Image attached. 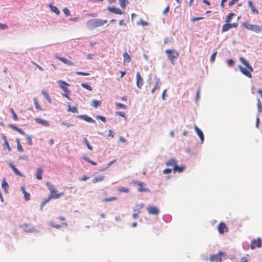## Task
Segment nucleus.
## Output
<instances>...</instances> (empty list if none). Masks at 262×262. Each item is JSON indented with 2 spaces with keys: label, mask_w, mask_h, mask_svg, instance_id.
Masks as SVG:
<instances>
[{
  "label": "nucleus",
  "mask_w": 262,
  "mask_h": 262,
  "mask_svg": "<svg viewBox=\"0 0 262 262\" xmlns=\"http://www.w3.org/2000/svg\"><path fill=\"white\" fill-rule=\"evenodd\" d=\"M20 189H21L22 192L23 193V194L24 195V198H25V200L29 201L30 199V194L29 193H28L26 191L25 186L24 185L21 186Z\"/></svg>",
  "instance_id": "18"
},
{
  "label": "nucleus",
  "mask_w": 262,
  "mask_h": 262,
  "mask_svg": "<svg viewBox=\"0 0 262 262\" xmlns=\"http://www.w3.org/2000/svg\"><path fill=\"white\" fill-rule=\"evenodd\" d=\"M17 149L18 151H19L20 152H23L24 151L23 147H22V146L20 144L17 145Z\"/></svg>",
  "instance_id": "57"
},
{
  "label": "nucleus",
  "mask_w": 262,
  "mask_h": 262,
  "mask_svg": "<svg viewBox=\"0 0 262 262\" xmlns=\"http://www.w3.org/2000/svg\"><path fill=\"white\" fill-rule=\"evenodd\" d=\"M143 204L136 206V209H134V211H137V212L133 214V217L134 219H137L139 216V214L140 213V211L139 210L141 208L143 207Z\"/></svg>",
  "instance_id": "20"
},
{
  "label": "nucleus",
  "mask_w": 262,
  "mask_h": 262,
  "mask_svg": "<svg viewBox=\"0 0 262 262\" xmlns=\"http://www.w3.org/2000/svg\"><path fill=\"white\" fill-rule=\"evenodd\" d=\"M43 172V169L41 167H39L37 169L36 173V178L38 180H41L42 179V174Z\"/></svg>",
  "instance_id": "21"
},
{
  "label": "nucleus",
  "mask_w": 262,
  "mask_h": 262,
  "mask_svg": "<svg viewBox=\"0 0 262 262\" xmlns=\"http://www.w3.org/2000/svg\"><path fill=\"white\" fill-rule=\"evenodd\" d=\"M52 199H53V196L52 195H49L47 199H46V200H45L41 203V209L42 208V207H43V206L46 204L50 200H51Z\"/></svg>",
  "instance_id": "36"
},
{
  "label": "nucleus",
  "mask_w": 262,
  "mask_h": 262,
  "mask_svg": "<svg viewBox=\"0 0 262 262\" xmlns=\"http://www.w3.org/2000/svg\"><path fill=\"white\" fill-rule=\"evenodd\" d=\"M19 134H20L21 135H25L26 134L25 133V132L24 130H23L21 128H19L18 129H17V131Z\"/></svg>",
  "instance_id": "62"
},
{
  "label": "nucleus",
  "mask_w": 262,
  "mask_h": 262,
  "mask_svg": "<svg viewBox=\"0 0 262 262\" xmlns=\"http://www.w3.org/2000/svg\"><path fill=\"white\" fill-rule=\"evenodd\" d=\"M33 101H34V103L36 108L37 110H42V108H41L40 104L38 103L37 99L36 98H34L33 99Z\"/></svg>",
  "instance_id": "37"
},
{
  "label": "nucleus",
  "mask_w": 262,
  "mask_h": 262,
  "mask_svg": "<svg viewBox=\"0 0 262 262\" xmlns=\"http://www.w3.org/2000/svg\"><path fill=\"white\" fill-rule=\"evenodd\" d=\"M68 111L71 112L73 113H77L78 109L76 106L71 107L70 105H69Z\"/></svg>",
  "instance_id": "34"
},
{
  "label": "nucleus",
  "mask_w": 262,
  "mask_h": 262,
  "mask_svg": "<svg viewBox=\"0 0 262 262\" xmlns=\"http://www.w3.org/2000/svg\"><path fill=\"white\" fill-rule=\"evenodd\" d=\"M8 184L6 181L5 180H3L2 184V187L5 192H7L8 191Z\"/></svg>",
  "instance_id": "28"
},
{
  "label": "nucleus",
  "mask_w": 262,
  "mask_h": 262,
  "mask_svg": "<svg viewBox=\"0 0 262 262\" xmlns=\"http://www.w3.org/2000/svg\"><path fill=\"white\" fill-rule=\"evenodd\" d=\"M63 12L67 16H69L71 15L70 10L67 8H64L63 9Z\"/></svg>",
  "instance_id": "46"
},
{
  "label": "nucleus",
  "mask_w": 262,
  "mask_h": 262,
  "mask_svg": "<svg viewBox=\"0 0 262 262\" xmlns=\"http://www.w3.org/2000/svg\"><path fill=\"white\" fill-rule=\"evenodd\" d=\"M107 10L112 13L117 14L118 15H121L123 14V12L118 8H116L114 7H108L107 8Z\"/></svg>",
  "instance_id": "15"
},
{
  "label": "nucleus",
  "mask_w": 262,
  "mask_h": 262,
  "mask_svg": "<svg viewBox=\"0 0 262 262\" xmlns=\"http://www.w3.org/2000/svg\"><path fill=\"white\" fill-rule=\"evenodd\" d=\"M177 162L175 159H171L166 162L167 166H172L173 167L177 165Z\"/></svg>",
  "instance_id": "25"
},
{
  "label": "nucleus",
  "mask_w": 262,
  "mask_h": 262,
  "mask_svg": "<svg viewBox=\"0 0 262 262\" xmlns=\"http://www.w3.org/2000/svg\"><path fill=\"white\" fill-rule=\"evenodd\" d=\"M3 146L4 149H7L9 151H11V148L9 145L8 142H4V144H3Z\"/></svg>",
  "instance_id": "40"
},
{
  "label": "nucleus",
  "mask_w": 262,
  "mask_h": 262,
  "mask_svg": "<svg viewBox=\"0 0 262 262\" xmlns=\"http://www.w3.org/2000/svg\"><path fill=\"white\" fill-rule=\"evenodd\" d=\"M32 63L33 64L34 66H35L40 71H43V69L40 66L38 65L36 63L32 61Z\"/></svg>",
  "instance_id": "58"
},
{
  "label": "nucleus",
  "mask_w": 262,
  "mask_h": 262,
  "mask_svg": "<svg viewBox=\"0 0 262 262\" xmlns=\"http://www.w3.org/2000/svg\"><path fill=\"white\" fill-rule=\"evenodd\" d=\"M234 16V13H230L228 14L226 16L225 21L226 23H230L231 21V18L232 17Z\"/></svg>",
  "instance_id": "32"
},
{
  "label": "nucleus",
  "mask_w": 262,
  "mask_h": 262,
  "mask_svg": "<svg viewBox=\"0 0 262 262\" xmlns=\"http://www.w3.org/2000/svg\"><path fill=\"white\" fill-rule=\"evenodd\" d=\"M117 199V197L113 196V197H110L108 198H105V199H103V201L105 202H107L115 201V200H116Z\"/></svg>",
  "instance_id": "41"
},
{
  "label": "nucleus",
  "mask_w": 262,
  "mask_h": 262,
  "mask_svg": "<svg viewBox=\"0 0 262 262\" xmlns=\"http://www.w3.org/2000/svg\"><path fill=\"white\" fill-rule=\"evenodd\" d=\"M262 246L261 239L258 237L257 239H253L251 241L250 247L251 249H254L256 247L260 248Z\"/></svg>",
  "instance_id": "9"
},
{
  "label": "nucleus",
  "mask_w": 262,
  "mask_h": 262,
  "mask_svg": "<svg viewBox=\"0 0 262 262\" xmlns=\"http://www.w3.org/2000/svg\"><path fill=\"white\" fill-rule=\"evenodd\" d=\"M248 4L249 7H250V8H252V7H253L254 6L251 1H248Z\"/></svg>",
  "instance_id": "63"
},
{
  "label": "nucleus",
  "mask_w": 262,
  "mask_h": 262,
  "mask_svg": "<svg viewBox=\"0 0 262 262\" xmlns=\"http://www.w3.org/2000/svg\"><path fill=\"white\" fill-rule=\"evenodd\" d=\"M116 114L118 116H121L122 117H123V118L125 117V113L124 112H117L116 113Z\"/></svg>",
  "instance_id": "53"
},
{
  "label": "nucleus",
  "mask_w": 262,
  "mask_h": 262,
  "mask_svg": "<svg viewBox=\"0 0 262 262\" xmlns=\"http://www.w3.org/2000/svg\"><path fill=\"white\" fill-rule=\"evenodd\" d=\"M50 225L56 229H59L61 227V225L59 224H54V223H50Z\"/></svg>",
  "instance_id": "52"
},
{
  "label": "nucleus",
  "mask_w": 262,
  "mask_h": 262,
  "mask_svg": "<svg viewBox=\"0 0 262 262\" xmlns=\"http://www.w3.org/2000/svg\"><path fill=\"white\" fill-rule=\"evenodd\" d=\"M144 81L143 79L141 76L139 72H137L136 74V84L137 86L139 89H141L143 85Z\"/></svg>",
  "instance_id": "11"
},
{
  "label": "nucleus",
  "mask_w": 262,
  "mask_h": 262,
  "mask_svg": "<svg viewBox=\"0 0 262 262\" xmlns=\"http://www.w3.org/2000/svg\"><path fill=\"white\" fill-rule=\"evenodd\" d=\"M171 169L170 168H166L163 171V172L164 174H168V173H171Z\"/></svg>",
  "instance_id": "59"
},
{
  "label": "nucleus",
  "mask_w": 262,
  "mask_h": 262,
  "mask_svg": "<svg viewBox=\"0 0 262 262\" xmlns=\"http://www.w3.org/2000/svg\"><path fill=\"white\" fill-rule=\"evenodd\" d=\"M84 143L87 146L88 148L90 149V150H93V147L89 144V141L86 139V138H84Z\"/></svg>",
  "instance_id": "39"
},
{
  "label": "nucleus",
  "mask_w": 262,
  "mask_h": 262,
  "mask_svg": "<svg viewBox=\"0 0 262 262\" xmlns=\"http://www.w3.org/2000/svg\"><path fill=\"white\" fill-rule=\"evenodd\" d=\"M251 9V11L252 12V13L253 14H258V10H257L255 7L254 6L253 7H252Z\"/></svg>",
  "instance_id": "61"
},
{
  "label": "nucleus",
  "mask_w": 262,
  "mask_h": 262,
  "mask_svg": "<svg viewBox=\"0 0 262 262\" xmlns=\"http://www.w3.org/2000/svg\"><path fill=\"white\" fill-rule=\"evenodd\" d=\"M165 53L167 55L168 58L173 62V61L178 58L179 53L174 50H166Z\"/></svg>",
  "instance_id": "5"
},
{
  "label": "nucleus",
  "mask_w": 262,
  "mask_h": 262,
  "mask_svg": "<svg viewBox=\"0 0 262 262\" xmlns=\"http://www.w3.org/2000/svg\"><path fill=\"white\" fill-rule=\"evenodd\" d=\"M138 24H140L142 26H146L148 25V23L147 21H145L143 20H140V21L138 23Z\"/></svg>",
  "instance_id": "50"
},
{
  "label": "nucleus",
  "mask_w": 262,
  "mask_h": 262,
  "mask_svg": "<svg viewBox=\"0 0 262 262\" xmlns=\"http://www.w3.org/2000/svg\"><path fill=\"white\" fill-rule=\"evenodd\" d=\"M146 209L150 214L158 215L159 213V209L155 206H149Z\"/></svg>",
  "instance_id": "12"
},
{
  "label": "nucleus",
  "mask_w": 262,
  "mask_h": 262,
  "mask_svg": "<svg viewBox=\"0 0 262 262\" xmlns=\"http://www.w3.org/2000/svg\"><path fill=\"white\" fill-rule=\"evenodd\" d=\"M239 60L246 67L244 68L242 66H238V67L240 71L242 74L248 78H251V72L253 71L252 67L250 65L248 61L244 58L240 57Z\"/></svg>",
  "instance_id": "1"
},
{
  "label": "nucleus",
  "mask_w": 262,
  "mask_h": 262,
  "mask_svg": "<svg viewBox=\"0 0 262 262\" xmlns=\"http://www.w3.org/2000/svg\"><path fill=\"white\" fill-rule=\"evenodd\" d=\"M49 7L50 8L51 10L56 14L59 15L60 14V11L57 7L53 6L52 5V4H50L49 5Z\"/></svg>",
  "instance_id": "26"
},
{
  "label": "nucleus",
  "mask_w": 262,
  "mask_h": 262,
  "mask_svg": "<svg viewBox=\"0 0 262 262\" xmlns=\"http://www.w3.org/2000/svg\"><path fill=\"white\" fill-rule=\"evenodd\" d=\"M96 118H97V119H100V120H101L102 122H105L106 121V118H105L104 117H103V116H97L96 117Z\"/></svg>",
  "instance_id": "56"
},
{
  "label": "nucleus",
  "mask_w": 262,
  "mask_h": 262,
  "mask_svg": "<svg viewBox=\"0 0 262 262\" xmlns=\"http://www.w3.org/2000/svg\"><path fill=\"white\" fill-rule=\"evenodd\" d=\"M123 62L125 63H129L131 61V58L130 56L128 55V54L126 52H125L123 54Z\"/></svg>",
  "instance_id": "24"
},
{
  "label": "nucleus",
  "mask_w": 262,
  "mask_h": 262,
  "mask_svg": "<svg viewBox=\"0 0 262 262\" xmlns=\"http://www.w3.org/2000/svg\"><path fill=\"white\" fill-rule=\"evenodd\" d=\"M239 262H247V258H246V257H243L241 259V260H240Z\"/></svg>",
  "instance_id": "64"
},
{
  "label": "nucleus",
  "mask_w": 262,
  "mask_h": 262,
  "mask_svg": "<svg viewBox=\"0 0 262 262\" xmlns=\"http://www.w3.org/2000/svg\"><path fill=\"white\" fill-rule=\"evenodd\" d=\"M203 18H204L203 17H193V18H191V21L192 22H194L195 21L199 20L202 19Z\"/></svg>",
  "instance_id": "54"
},
{
  "label": "nucleus",
  "mask_w": 262,
  "mask_h": 262,
  "mask_svg": "<svg viewBox=\"0 0 262 262\" xmlns=\"http://www.w3.org/2000/svg\"><path fill=\"white\" fill-rule=\"evenodd\" d=\"M244 27L247 30L253 31L255 33H259L262 30V27L257 25L250 24L247 22L243 24Z\"/></svg>",
  "instance_id": "3"
},
{
  "label": "nucleus",
  "mask_w": 262,
  "mask_h": 262,
  "mask_svg": "<svg viewBox=\"0 0 262 262\" xmlns=\"http://www.w3.org/2000/svg\"><path fill=\"white\" fill-rule=\"evenodd\" d=\"M224 254V252H220L217 254H212L210 256L209 260L211 262H221L222 256Z\"/></svg>",
  "instance_id": "6"
},
{
  "label": "nucleus",
  "mask_w": 262,
  "mask_h": 262,
  "mask_svg": "<svg viewBox=\"0 0 262 262\" xmlns=\"http://www.w3.org/2000/svg\"><path fill=\"white\" fill-rule=\"evenodd\" d=\"M26 139L28 145H31L32 144V138L30 136H27Z\"/></svg>",
  "instance_id": "49"
},
{
  "label": "nucleus",
  "mask_w": 262,
  "mask_h": 262,
  "mask_svg": "<svg viewBox=\"0 0 262 262\" xmlns=\"http://www.w3.org/2000/svg\"><path fill=\"white\" fill-rule=\"evenodd\" d=\"M227 62V64H228V66H229L230 67L233 66V65L234 64V61L231 59H228Z\"/></svg>",
  "instance_id": "55"
},
{
  "label": "nucleus",
  "mask_w": 262,
  "mask_h": 262,
  "mask_svg": "<svg viewBox=\"0 0 262 262\" xmlns=\"http://www.w3.org/2000/svg\"><path fill=\"white\" fill-rule=\"evenodd\" d=\"M34 120L36 123L40 124L44 126L47 127L50 126V123L48 121L46 120H43L40 118H35Z\"/></svg>",
  "instance_id": "13"
},
{
  "label": "nucleus",
  "mask_w": 262,
  "mask_h": 262,
  "mask_svg": "<svg viewBox=\"0 0 262 262\" xmlns=\"http://www.w3.org/2000/svg\"><path fill=\"white\" fill-rule=\"evenodd\" d=\"M55 57H56V58H57L59 60L63 62L64 63H65L66 64H68L69 66H74V62H73L68 60L66 58L62 57H59V56H58L57 55L55 56Z\"/></svg>",
  "instance_id": "16"
},
{
  "label": "nucleus",
  "mask_w": 262,
  "mask_h": 262,
  "mask_svg": "<svg viewBox=\"0 0 262 262\" xmlns=\"http://www.w3.org/2000/svg\"><path fill=\"white\" fill-rule=\"evenodd\" d=\"M237 1H238V0H231V1L229 2V7H231L233 5L235 4V3L236 2H237Z\"/></svg>",
  "instance_id": "60"
},
{
  "label": "nucleus",
  "mask_w": 262,
  "mask_h": 262,
  "mask_svg": "<svg viewBox=\"0 0 262 262\" xmlns=\"http://www.w3.org/2000/svg\"><path fill=\"white\" fill-rule=\"evenodd\" d=\"M83 158L85 161L92 164L93 165H96L97 164V163L91 160L88 157H84Z\"/></svg>",
  "instance_id": "44"
},
{
  "label": "nucleus",
  "mask_w": 262,
  "mask_h": 262,
  "mask_svg": "<svg viewBox=\"0 0 262 262\" xmlns=\"http://www.w3.org/2000/svg\"><path fill=\"white\" fill-rule=\"evenodd\" d=\"M184 168H185L184 166H179L177 164L176 165L174 166V167H173V171L174 172H176L177 171L181 172L184 170Z\"/></svg>",
  "instance_id": "27"
},
{
  "label": "nucleus",
  "mask_w": 262,
  "mask_h": 262,
  "mask_svg": "<svg viewBox=\"0 0 262 262\" xmlns=\"http://www.w3.org/2000/svg\"><path fill=\"white\" fill-rule=\"evenodd\" d=\"M257 106L258 112H262V104L259 99L257 100Z\"/></svg>",
  "instance_id": "42"
},
{
  "label": "nucleus",
  "mask_w": 262,
  "mask_h": 262,
  "mask_svg": "<svg viewBox=\"0 0 262 262\" xmlns=\"http://www.w3.org/2000/svg\"><path fill=\"white\" fill-rule=\"evenodd\" d=\"M119 1L121 7L124 9L126 7V0H119Z\"/></svg>",
  "instance_id": "45"
},
{
  "label": "nucleus",
  "mask_w": 262,
  "mask_h": 262,
  "mask_svg": "<svg viewBox=\"0 0 262 262\" xmlns=\"http://www.w3.org/2000/svg\"><path fill=\"white\" fill-rule=\"evenodd\" d=\"M10 167L13 170L14 173L20 177H23V175L19 171V170L16 168V167L11 163L9 164Z\"/></svg>",
  "instance_id": "19"
},
{
  "label": "nucleus",
  "mask_w": 262,
  "mask_h": 262,
  "mask_svg": "<svg viewBox=\"0 0 262 262\" xmlns=\"http://www.w3.org/2000/svg\"><path fill=\"white\" fill-rule=\"evenodd\" d=\"M8 28V26L6 24H3L0 23V29L5 30Z\"/></svg>",
  "instance_id": "51"
},
{
  "label": "nucleus",
  "mask_w": 262,
  "mask_h": 262,
  "mask_svg": "<svg viewBox=\"0 0 262 262\" xmlns=\"http://www.w3.org/2000/svg\"><path fill=\"white\" fill-rule=\"evenodd\" d=\"M216 54H217V52L216 51V52H214L211 55V56L210 57V61L211 62H213L214 61Z\"/></svg>",
  "instance_id": "47"
},
{
  "label": "nucleus",
  "mask_w": 262,
  "mask_h": 262,
  "mask_svg": "<svg viewBox=\"0 0 262 262\" xmlns=\"http://www.w3.org/2000/svg\"><path fill=\"white\" fill-rule=\"evenodd\" d=\"M118 191L120 192L128 193L130 190L128 188L121 187L118 188Z\"/></svg>",
  "instance_id": "31"
},
{
  "label": "nucleus",
  "mask_w": 262,
  "mask_h": 262,
  "mask_svg": "<svg viewBox=\"0 0 262 262\" xmlns=\"http://www.w3.org/2000/svg\"><path fill=\"white\" fill-rule=\"evenodd\" d=\"M116 106L117 108H122L123 109H126L127 108V106L126 105L123 104H122V103H116Z\"/></svg>",
  "instance_id": "43"
},
{
  "label": "nucleus",
  "mask_w": 262,
  "mask_h": 262,
  "mask_svg": "<svg viewBox=\"0 0 262 262\" xmlns=\"http://www.w3.org/2000/svg\"><path fill=\"white\" fill-rule=\"evenodd\" d=\"M10 111L11 113H12L13 120L15 121H17L18 120V118L16 114L14 112V110H13V108H10Z\"/></svg>",
  "instance_id": "33"
},
{
  "label": "nucleus",
  "mask_w": 262,
  "mask_h": 262,
  "mask_svg": "<svg viewBox=\"0 0 262 262\" xmlns=\"http://www.w3.org/2000/svg\"><path fill=\"white\" fill-rule=\"evenodd\" d=\"M42 94L43 95V96L45 97V98L47 99V100L48 101V102H51V99L48 93L46 91H42Z\"/></svg>",
  "instance_id": "35"
},
{
  "label": "nucleus",
  "mask_w": 262,
  "mask_h": 262,
  "mask_svg": "<svg viewBox=\"0 0 262 262\" xmlns=\"http://www.w3.org/2000/svg\"><path fill=\"white\" fill-rule=\"evenodd\" d=\"M217 230L220 234H223L225 232H228V228L225 223L221 222L217 226Z\"/></svg>",
  "instance_id": "10"
},
{
  "label": "nucleus",
  "mask_w": 262,
  "mask_h": 262,
  "mask_svg": "<svg viewBox=\"0 0 262 262\" xmlns=\"http://www.w3.org/2000/svg\"><path fill=\"white\" fill-rule=\"evenodd\" d=\"M159 82H160V79L156 77V79H155L156 84H155L154 88L152 89V90L151 91L152 94H154V92H155L156 90L157 89V88L159 85Z\"/></svg>",
  "instance_id": "29"
},
{
  "label": "nucleus",
  "mask_w": 262,
  "mask_h": 262,
  "mask_svg": "<svg viewBox=\"0 0 262 262\" xmlns=\"http://www.w3.org/2000/svg\"><path fill=\"white\" fill-rule=\"evenodd\" d=\"M107 22L106 19L103 20L101 19L94 18L89 20L86 23L88 28L90 29H93L96 28L101 27Z\"/></svg>",
  "instance_id": "2"
},
{
  "label": "nucleus",
  "mask_w": 262,
  "mask_h": 262,
  "mask_svg": "<svg viewBox=\"0 0 262 262\" xmlns=\"http://www.w3.org/2000/svg\"><path fill=\"white\" fill-rule=\"evenodd\" d=\"M133 184L134 185H136L139 186V188H138V191L139 192H149L150 190L145 188V186H146L145 184L143 182L135 181L133 182Z\"/></svg>",
  "instance_id": "7"
},
{
  "label": "nucleus",
  "mask_w": 262,
  "mask_h": 262,
  "mask_svg": "<svg viewBox=\"0 0 262 262\" xmlns=\"http://www.w3.org/2000/svg\"><path fill=\"white\" fill-rule=\"evenodd\" d=\"M194 129L197 134L198 135L199 138H200L202 143L203 142L204 139V136L203 132L196 125L194 126Z\"/></svg>",
  "instance_id": "17"
},
{
  "label": "nucleus",
  "mask_w": 262,
  "mask_h": 262,
  "mask_svg": "<svg viewBox=\"0 0 262 262\" xmlns=\"http://www.w3.org/2000/svg\"><path fill=\"white\" fill-rule=\"evenodd\" d=\"M104 179H105L104 176L96 177L92 180V183H96L97 182L103 181L104 180Z\"/></svg>",
  "instance_id": "22"
},
{
  "label": "nucleus",
  "mask_w": 262,
  "mask_h": 262,
  "mask_svg": "<svg viewBox=\"0 0 262 262\" xmlns=\"http://www.w3.org/2000/svg\"><path fill=\"white\" fill-rule=\"evenodd\" d=\"M79 117L90 123H93L95 122V120L94 119L86 115L79 116Z\"/></svg>",
  "instance_id": "23"
},
{
  "label": "nucleus",
  "mask_w": 262,
  "mask_h": 262,
  "mask_svg": "<svg viewBox=\"0 0 262 262\" xmlns=\"http://www.w3.org/2000/svg\"><path fill=\"white\" fill-rule=\"evenodd\" d=\"M47 186L50 191V195H52L53 198L57 199L63 194V193H58V190L52 185H50L49 182L46 183Z\"/></svg>",
  "instance_id": "4"
},
{
  "label": "nucleus",
  "mask_w": 262,
  "mask_h": 262,
  "mask_svg": "<svg viewBox=\"0 0 262 262\" xmlns=\"http://www.w3.org/2000/svg\"><path fill=\"white\" fill-rule=\"evenodd\" d=\"M76 74L77 75H83V76H88V75H90V73H85V72H79V71L76 72Z\"/></svg>",
  "instance_id": "48"
},
{
  "label": "nucleus",
  "mask_w": 262,
  "mask_h": 262,
  "mask_svg": "<svg viewBox=\"0 0 262 262\" xmlns=\"http://www.w3.org/2000/svg\"><path fill=\"white\" fill-rule=\"evenodd\" d=\"M238 27V23H226L225 24H224L222 27V32H226L228 31L229 29L234 28H236Z\"/></svg>",
  "instance_id": "8"
},
{
  "label": "nucleus",
  "mask_w": 262,
  "mask_h": 262,
  "mask_svg": "<svg viewBox=\"0 0 262 262\" xmlns=\"http://www.w3.org/2000/svg\"><path fill=\"white\" fill-rule=\"evenodd\" d=\"M58 82L59 84L60 87L64 91V92L70 93V91L66 87L67 86L69 85L68 83L62 80H59Z\"/></svg>",
  "instance_id": "14"
},
{
  "label": "nucleus",
  "mask_w": 262,
  "mask_h": 262,
  "mask_svg": "<svg viewBox=\"0 0 262 262\" xmlns=\"http://www.w3.org/2000/svg\"><path fill=\"white\" fill-rule=\"evenodd\" d=\"M81 85L82 87H83V88H84L90 91H92V87L90 85H89V84H88L87 83H81Z\"/></svg>",
  "instance_id": "38"
},
{
  "label": "nucleus",
  "mask_w": 262,
  "mask_h": 262,
  "mask_svg": "<svg viewBox=\"0 0 262 262\" xmlns=\"http://www.w3.org/2000/svg\"><path fill=\"white\" fill-rule=\"evenodd\" d=\"M101 102L99 100H93L92 102V105L94 107H97L100 105Z\"/></svg>",
  "instance_id": "30"
}]
</instances>
